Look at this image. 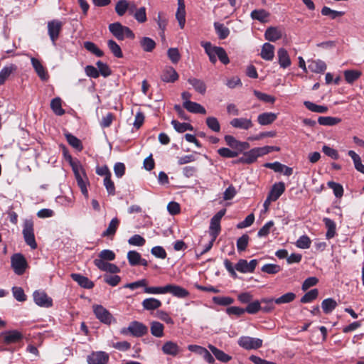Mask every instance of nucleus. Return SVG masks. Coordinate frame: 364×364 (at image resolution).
I'll use <instances>...</instances> for the list:
<instances>
[{
  "label": "nucleus",
  "mask_w": 364,
  "mask_h": 364,
  "mask_svg": "<svg viewBox=\"0 0 364 364\" xmlns=\"http://www.w3.org/2000/svg\"><path fill=\"white\" fill-rule=\"evenodd\" d=\"M108 28L109 31L118 41H124L126 38L130 39L135 38L134 32L129 27L123 26L119 22L110 23Z\"/></svg>",
  "instance_id": "obj_1"
},
{
  "label": "nucleus",
  "mask_w": 364,
  "mask_h": 364,
  "mask_svg": "<svg viewBox=\"0 0 364 364\" xmlns=\"http://www.w3.org/2000/svg\"><path fill=\"white\" fill-rule=\"evenodd\" d=\"M148 333V327L144 323L134 321H132L128 327L122 328L120 333L128 335L129 333L134 337H141Z\"/></svg>",
  "instance_id": "obj_2"
},
{
  "label": "nucleus",
  "mask_w": 364,
  "mask_h": 364,
  "mask_svg": "<svg viewBox=\"0 0 364 364\" xmlns=\"http://www.w3.org/2000/svg\"><path fill=\"white\" fill-rule=\"evenodd\" d=\"M95 317L102 323L110 325L117 323L116 318L112 314L102 305H94L92 306Z\"/></svg>",
  "instance_id": "obj_3"
},
{
  "label": "nucleus",
  "mask_w": 364,
  "mask_h": 364,
  "mask_svg": "<svg viewBox=\"0 0 364 364\" xmlns=\"http://www.w3.org/2000/svg\"><path fill=\"white\" fill-rule=\"evenodd\" d=\"M226 209L223 208L219 210L215 215L213 216L210 219V226H209V235L213 240H215L217 237L219 235L221 226L220 221L222 218L225 215Z\"/></svg>",
  "instance_id": "obj_4"
},
{
  "label": "nucleus",
  "mask_w": 364,
  "mask_h": 364,
  "mask_svg": "<svg viewBox=\"0 0 364 364\" xmlns=\"http://www.w3.org/2000/svg\"><path fill=\"white\" fill-rule=\"evenodd\" d=\"M25 242L32 249L37 247V243L35 239L33 222L31 220H26L23 223L22 231Z\"/></svg>",
  "instance_id": "obj_5"
},
{
  "label": "nucleus",
  "mask_w": 364,
  "mask_h": 364,
  "mask_svg": "<svg viewBox=\"0 0 364 364\" xmlns=\"http://www.w3.org/2000/svg\"><path fill=\"white\" fill-rule=\"evenodd\" d=\"M11 266L16 274L22 275L26 272L28 264L22 254L16 253L11 257Z\"/></svg>",
  "instance_id": "obj_6"
},
{
  "label": "nucleus",
  "mask_w": 364,
  "mask_h": 364,
  "mask_svg": "<svg viewBox=\"0 0 364 364\" xmlns=\"http://www.w3.org/2000/svg\"><path fill=\"white\" fill-rule=\"evenodd\" d=\"M34 303L43 308H50L53 305V299L44 290H36L33 293Z\"/></svg>",
  "instance_id": "obj_7"
},
{
  "label": "nucleus",
  "mask_w": 364,
  "mask_h": 364,
  "mask_svg": "<svg viewBox=\"0 0 364 364\" xmlns=\"http://www.w3.org/2000/svg\"><path fill=\"white\" fill-rule=\"evenodd\" d=\"M63 26V22L57 19L48 22V34L53 45H55V42L59 38Z\"/></svg>",
  "instance_id": "obj_8"
},
{
  "label": "nucleus",
  "mask_w": 364,
  "mask_h": 364,
  "mask_svg": "<svg viewBox=\"0 0 364 364\" xmlns=\"http://www.w3.org/2000/svg\"><path fill=\"white\" fill-rule=\"evenodd\" d=\"M262 340L250 336H241L238 340V345L246 350H256L262 347Z\"/></svg>",
  "instance_id": "obj_9"
},
{
  "label": "nucleus",
  "mask_w": 364,
  "mask_h": 364,
  "mask_svg": "<svg viewBox=\"0 0 364 364\" xmlns=\"http://www.w3.org/2000/svg\"><path fill=\"white\" fill-rule=\"evenodd\" d=\"M258 264V260L256 259L250 260L249 262L245 259H240L235 264V268L239 272L253 273Z\"/></svg>",
  "instance_id": "obj_10"
},
{
  "label": "nucleus",
  "mask_w": 364,
  "mask_h": 364,
  "mask_svg": "<svg viewBox=\"0 0 364 364\" xmlns=\"http://www.w3.org/2000/svg\"><path fill=\"white\" fill-rule=\"evenodd\" d=\"M109 354L105 351L92 352L87 355L88 364H107L109 361Z\"/></svg>",
  "instance_id": "obj_11"
},
{
  "label": "nucleus",
  "mask_w": 364,
  "mask_h": 364,
  "mask_svg": "<svg viewBox=\"0 0 364 364\" xmlns=\"http://www.w3.org/2000/svg\"><path fill=\"white\" fill-rule=\"evenodd\" d=\"M264 167L272 169L277 173H283L286 176H290L293 173V169L291 167L287 166L280 162L275 161L273 163H266Z\"/></svg>",
  "instance_id": "obj_12"
},
{
  "label": "nucleus",
  "mask_w": 364,
  "mask_h": 364,
  "mask_svg": "<svg viewBox=\"0 0 364 364\" xmlns=\"http://www.w3.org/2000/svg\"><path fill=\"white\" fill-rule=\"evenodd\" d=\"M93 262L94 264L101 271L112 274H116L120 272L119 267L114 264L105 262L102 259H95Z\"/></svg>",
  "instance_id": "obj_13"
},
{
  "label": "nucleus",
  "mask_w": 364,
  "mask_h": 364,
  "mask_svg": "<svg viewBox=\"0 0 364 364\" xmlns=\"http://www.w3.org/2000/svg\"><path fill=\"white\" fill-rule=\"evenodd\" d=\"M168 293L179 299H184L189 296V291L187 289L173 284H167V294Z\"/></svg>",
  "instance_id": "obj_14"
},
{
  "label": "nucleus",
  "mask_w": 364,
  "mask_h": 364,
  "mask_svg": "<svg viewBox=\"0 0 364 364\" xmlns=\"http://www.w3.org/2000/svg\"><path fill=\"white\" fill-rule=\"evenodd\" d=\"M230 124L235 129L248 130L253 127L251 118H234L230 122Z\"/></svg>",
  "instance_id": "obj_15"
},
{
  "label": "nucleus",
  "mask_w": 364,
  "mask_h": 364,
  "mask_svg": "<svg viewBox=\"0 0 364 364\" xmlns=\"http://www.w3.org/2000/svg\"><path fill=\"white\" fill-rule=\"evenodd\" d=\"M0 334L4 336V341L6 344L17 343L23 338V334L17 330L7 331Z\"/></svg>",
  "instance_id": "obj_16"
},
{
  "label": "nucleus",
  "mask_w": 364,
  "mask_h": 364,
  "mask_svg": "<svg viewBox=\"0 0 364 364\" xmlns=\"http://www.w3.org/2000/svg\"><path fill=\"white\" fill-rule=\"evenodd\" d=\"M259 157L257 148H253L243 154L242 156L239 158L235 163H242L246 164H250L255 162L257 158Z\"/></svg>",
  "instance_id": "obj_17"
},
{
  "label": "nucleus",
  "mask_w": 364,
  "mask_h": 364,
  "mask_svg": "<svg viewBox=\"0 0 364 364\" xmlns=\"http://www.w3.org/2000/svg\"><path fill=\"white\" fill-rule=\"evenodd\" d=\"M176 18L178 22L180 28L183 29L186 23V6L184 0H178V9L176 13Z\"/></svg>",
  "instance_id": "obj_18"
},
{
  "label": "nucleus",
  "mask_w": 364,
  "mask_h": 364,
  "mask_svg": "<svg viewBox=\"0 0 364 364\" xmlns=\"http://www.w3.org/2000/svg\"><path fill=\"white\" fill-rule=\"evenodd\" d=\"M285 191V183L284 182H278L275 183L268 196H269V198L272 199V201H276Z\"/></svg>",
  "instance_id": "obj_19"
},
{
  "label": "nucleus",
  "mask_w": 364,
  "mask_h": 364,
  "mask_svg": "<svg viewBox=\"0 0 364 364\" xmlns=\"http://www.w3.org/2000/svg\"><path fill=\"white\" fill-rule=\"evenodd\" d=\"M162 352L165 355L176 356L181 351L180 347L173 341H169L164 343L161 348Z\"/></svg>",
  "instance_id": "obj_20"
},
{
  "label": "nucleus",
  "mask_w": 364,
  "mask_h": 364,
  "mask_svg": "<svg viewBox=\"0 0 364 364\" xmlns=\"http://www.w3.org/2000/svg\"><path fill=\"white\" fill-rule=\"evenodd\" d=\"M71 278L82 288L90 289L94 287L93 282L90 280L87 277L80 274L73 273L71 274Z\"/></svg>",
  "instance_id": "obj_21"
},
{
  "label": "nucleus",
  "mask_w": 364,
  "mask_h": 364,
  "mask_svg": "<svg viewBox=\"0 0 364 364\" xmlns=\"http://www.w3.org/2000/svg\"><path fill=\"white\" fill-rule=\"evenodd\" d=\"M183 107L186 109L189 112L194 114H205L206 113L205 109L200 104L192 102L187 101L183 102Z\"/></svg>",
  "instance_id": "obj_22"
},
{
  "label": "nucleus",
  "mask_w": 364,
  "mask_h": 364,
  "mask_svg": "<svg viewBox=\"0 0 364 364\" xmlns=\"http://www.w3.org/2000/svg\"><path fill=\"white\" fill-rule=\"evenodd\" d=\"M282 36V31L278 27L271 26L268 28L264 33L265 38L272 42H274L280 39Z\"/></svg>",
  "instance_id": "obj_23"
},
{
  "label": "nucleus",
  "mask_w": 364,
  "mask_h": 364,
  "mask_svg": "<svg viewBox=\"0 0 364 364\" xmlns=\"http://www.w3.org/2000/svg\"><path fill=\"white\" fill-rule=\"evenodd\" d=\"M277 118V114L273 112H264L257 116V122L262 126L273 123Z\"/></svg>",
  "instance_id": "obj_24"
},
{
  "label": "nucleus",
  "mask_w": 364,
  "mask_h": 364,
  "mask_svg": "<svg viewBox=\"0 0 364 364\" xmlns=\"http://www.w3.org/2000/svg\"><path fill=\"white\" fill-rule=\"evenodd\" d=\"M141 304L144 309L148 311H153L161 307L162 303L160 300L156 298L150 297L144 299Z\"/></svg>",
  "instance_id": "obj_25"
},
{
  "label": "nucleus",
  "mask_w": 364,
  "mask_h": 364,
  "mask_svg": "<svg viewBox=\"0 0 364 364\" xmlns=\"http://www.w3.org/2000/svg\"><path fill=\"white\" fill-rule=\"evenodd\" d=\"M277 58L280 67L285 68L291 65L289 55L284 48H281L278 50Z\"/></svg>",
  "instance_id": "obj_26"
},
{
  "label": "nucleus",
  "mask_w": 364,
  "mask_h": 364,
  "mask_svg": "<svg viewBox=\"0 0 364 364\" xmlns=\"http://www.w3.org/2000/svg\"><path fill=\"white\" fill-rule=\"evenodd\" d=\"M209 349L212 352V353L214 355V356L216 358L217 360L219 361H221L223 363H228L231 360V356L226 354L223 350L217 348L215 346L210 344L208 346Z\"/></svg>",
  "instance_id": "obj_27"
},
{
  "label": "nucleus",
  "mask_w": 364,
  "mask_h": 364,
  "mask_svg": "<svg viewBox=\"0 0 364 364\" xmlns=\"http://www.w3.org/2000/svg\"><path fill=\"white\" fill-rule=\"evenodd\" d=\"M348 155L353 160L354 167L356 169V171L364 174V164H362L360 156L353 150L348 151Z\"/></svg>",
  "instance_id": "obj_28"
},
{
  "label": "nucleus",
  "mask_w": 364,
  "mask_h": 364,
  "mask_svg": "<svg viewBox=\"0 0 364 364\" xmlns=\"http://www.w3.org/2000/svg\"><path fill=\"white\" fill-rule=\"evenodd\" d=\"M160 77L164 82H173L178 80V75L176 70H162Z\"/></svg>",
  "instance_id": "obj_29"
},
{
  "label": "nucleus",
  "mask_w": 364,
  "mask_h": 364,
  "mask_svg": "<svg viewBox=\"0 0 364 364\" xmlns=\"http://www.w3.org/2000/svg\"><path fill=\"white\" fill-rule=\"evenodd\" d=\"M202 46L208 54L210 60L215 63L217 60L218 48H220V47L213 46L210 42L203 43Z\"/></svg>",
  "instance_id": "obj_30"
},
{
  "label": "nucleus",
  "mask_w": 364,
  "mask_h": 364,
  "mask_svg": "<svg viewBox=\"0 0 364 364\" xmlns=\"http://www.w3.org/2000/svg\"><path fill=\"white\" fill-rule=\"evenodd\" d=\"M119 225V220L117 218H114L109 223L108 228L102 233V237H109L115 235Z\"/></svg>",
  "instance_id": "obj_31"
},
{
  "label": "nucleus",
  "mask_w": 364,
  "mask_h": 364,
  "mask_svg": "<svg viewBox=\"0 0 364 364\" xmlns=\"http://www.w3.org/2000/svg\"><path fill=\"white\" fill-rule=\"evenodd\" d=\"M250 16L253 20H257L262 23H264L267 21L269 13L264 9H255L251 12Z\"/></svg>",
  "instance_id": "obj_32"
},
{
  "label": "nucleus",
  "mask_w": 364,
  "mask_h": 364,
  "mask_svg": "<svg viewBox=\"0 0 364 364\" xmlns=\"http://www.w3.org/2000/svg\"><path fill=\"white\" fill-rule=\"evenodd\" d=\"M188 82L193 86L196 92L201 95H204L206 92V85L205 82L197 78H189Z\"/></svg>",
  "instance_id": "obj_33"
},
{
  "label": "nucleus",
  "mask_w": 364,
  "mask_h": 364,
  "mask_svg": "<svg viewBox=\"0 0 364 364\" xmlns=\"http://www.w3.org/2000/svg\"><path fill=\"white\" fill-rule=\"evenodd\" d=\"M274 53V47L273 45L265 43L261 50V56L263 59L270 60L273 58Z\"/></svg>",
  "instance_id": "obj_34"
},
{
  "label": "nucleus",
  "mask_w": 364,
  "mask_h": 364,
  "mask_svg": "<svg viewBox=\"0 0 364 364\" xmlns=\"http://www.w3.org/2000/svg\"><path fill=\"white\" fill-rule=\"evenodd\" d=\"M50 108L57 116H62L65 112L62 107V100L59 97H56L51 100Z\"/></svg>",
  "instance_id": "obj_35"
},
{
  "label": "nucleus",
  "mask_w": 364,
  "mask_h": 364,
  "mask_svg": "<svg viewBox=\"0 0 364 364\" xmlns=\"http://www.w3.org/2000/svg\"><path fill=\"white\" fill-rule=\"evenodd\" d=\"M151 333L156 337L161 338L164 336V326L159 321H152L150 328Z\"/></svg>",
  "instance_id": "obj_36"
},
{
  "label": "nucleus",
  "mask_w": 364,
  "mask_h": 364,
  "mask_svg": "<svg viewBox=\"0 0 364 364\" xmlns=\"http://www.w3.org/2000/svg\"><path fill=\"white\" fill-rule=\"evenodd\" d=\"M274 298H262L261 299L262 311L266 314L271 313L275 309Z\"/></svg>",
  "instance_id": "obj_37"
},
{
  "label": "nucleus",
  "mask_w": 364,
  "mask_h": 364,
  "mask_svg": "<svg viewBox=\"0 0 364 364\" xmlns=\"http://www.w3.org/2000/svg\"><path fill=\"white\" fill-rule=\"evenodd\" d=\"M336 306V301L331 298L326 299L321 303V308L326 314H331Z\"/></svg>",
  "instance_id": "obj_38"
},
{
  "label": "nucleus",
  "mask_w": 364,
  "mask_h": 364,
  "mask_svg": "<svg viewBox=\"0 0 364 364\" xmlns=\"http://www.w3.org/2000/svg\"><path fill=\"white\" fill-rule=\"evenodd\" d=\"M244 309L250 314H256L262 311L261 300L251 301Z\"/></svg>",
  "instance_id": "obj_39"
},
{
  "label": "nucleus",
  "mask_w": 364,
  "mask_h": 364,
  "mask_svg": "<svg viewBox=\"0 0 364 364\" xmlns=\"http://www.w3.org/2000/svg\"><path fill=\"white\" fill-rule=\"evenodd\" d=\"M171 124L173 125L174 129L178 133H183L188 130H193V126L189 123H181L177 120L173 119Z\"/></svg>",
  "instance_id": "obj_40"
},
{
  "label": "nucleus",
  "mask_w": 364,
  "mask_h": 364,
  "mask_svg": "<svg viewBox=\"0 0 364 364\" xmlns=\"http://www.w3.org/2000/svg\"><path fill=\"white\" fill-rule=\"evenodd\" d=\"M140 46L145 52H151L156 47V43L151 38L143 37L140 40Z\"/></svg>",
  "instance_id": "obj_41"
},
{
  "label": "nucleus",
  "mask_w": 364,
  "mask_h": 364,
  "mask_svg": "<svg viewBox=\"0 0 364 364\" xmlns=\"http://www.w3.org/2000/svg\"><path fill=\"white\" fill-rule=\"evenodd\" d=\"M214 28L220 39H225L230 34V30L223 23H214Z\"/></svg>",
  "instance_id": "obj_42"
},
{
  "label": "nucleus",
  "mask_w": 364,
  "mask_h": 364,
  "mask_svg": "<svg viewBox=\"0 0 364 364\" xmlns=\"http://www.w3.org/2000/svg\"><path fill=\"white\" fill-rule=\"evenodd\" d=\"M304 105L309 110L314 112L326 113L328 111V107L326 106L318 105L310 101H305Z\"/></svg>",
  "instance_id": "obj_43"
},
{
  "label": "nucleus",
  "mask_w": 364,
  "mask_h": 364,
  "mask_svg": "<svg viewBox=\"0 0 364 364\" xmlns=\"http://www.w3.org/2000/svg\"><path fill=\"white\" fill-rule=\"evenodd\" d=\"M323 221L324 222V224L328 229L326 232V238L330 239L334 237L336 233V223L333 220H332L330 218H324Z\"/></svg>",
  "instance_id": "obj_44"
},
{
  "label": "nucleus",
  "mask_w": 364,
  "mask_h": 364,
  "mask_svg": "<svg viewBox=\"0 0 364 364\" xmlns=\"http://www.w3.org/2000/svg\"><path fill=\"white\" fill-rule=\"evenodd\" d=\"M65 138L67 139L68 143L77 149V151H81L82 149V144L81 141L77 139L75 136L73 135L70 133L65 134Z\"/></svg>",
  "instance_id": "obj_45"
},
{
  "label": "nucleus",
  "mask_w": 364,
  "mask_h": 364,
  "mask_svg": "<svg viewBox=\"0 0 364 364\" xmlns=\"http://www.w3.org/2000/svg\"><path fill=\"white\" fill-rule=\"evenodd\" d=\"M129 1L127 0H119L115 5V12L119 16H122L129 9Z\"/></svg>",
  "instance_id": "obj_46"
},
{
  "label": "nucleus",
  "mask_w": 364,
  "mask_h": 364,
  "mask_svg": "<svg viewBox=\"0 0 364 364\" xmlns=\"http://www.w3.org/2000/svg\"><path fill=\"white\" fill-rule=\"evenodd\" d=\"M107 46L112 53L118 58H122L123 53L120 46L114 41L109 40L107 41Z\"/></svg>",
  "instance_id": "obj_47"
},
{
  "label": "nucleus",
  "mask_w": 364,
  "mask_h": 364,
  "mask_svg": "<svg viewBox=\"0 0 364 364\" xmlns=\"http://www.w3.org/2000/svg\"><path fill=\"white\" fill-rule=\"evenodd\" d=\"M296 299V294L293 292L286 293L281 296L276 298L274 301L276 304H289Z\"/></svg>",
  "instance_id": "obj_48"
},
{
  "label": "nucleus",
  "mask_w": 364,
  "mask_h": 364,
  "mask_svg": "<svg viewBox=\"0 0 364 364\" xmlns=\"http://www.w3.org/2000/svg\"><path fill=\"white\" fill-rule=\"evenodd\" d=\"M84 48L90 52L91 53L94 54L97 57H101L103 55V51L101 50L96 44L91 41H85L84 42Z\"/></svg>",
  "instance_id": "obj_49"
},
{
  "label": "nucleus",
  "mask_w": 364,
  "mask_h": 364,
  "mask_svg": "<svg viewBox=\"0 0 364 364\" xmlns=\"http://www.w3.org/2000/svg\"><path fill=\"white\" fill-rule=\"evenodd\" d=\"M361 75L358 70H345L344 76L348 83H353Z\"/></svg>",
  "instance_id": "obj_50"
},
{
  "label": "nucleus",
  "mask_w": 364,
  "mask_h": 364,
  "mask_svg": "<svg viewBox=\"0 0 364 364\" xmlns=\"http://www.w3.org/2000/svg\"><path fill=\"white\" fill-rule=\"evenodd\" d=\"M218 154L223 158L230 159L237 157L239 155V151L232 149H230L228 148L223 147L218 150Z\"/></svg>",
  "instance_id": "obj_51"
},
{
  "label": "nucleus",
  "mask_w": 364,
  "mask_h": 364,
  "mask_svg": "<svg viewBox=\"0 0 364 364\" xmlns=\"http://www.w3.org/2000/svg\"><path fill=\"white\" fill-rule=\"evenodd\" d=\"M318 295V291L317 289H313L309 291L306 292L301 298V302L303 304H307L315 300Z\"/></svg>",
  "instance_id": "obj_52"
},
{
  "label": "nucleus",
  "mask_w": 364,
  "mask_h": 364,
  "mask_svg": "<svg viewBox=\"0 0 364 364\" xmlns=\"http://www.w3.org/2000/svg\"><path fill=\"white\" fill-rule=\"evenodd\" d=\"M213 301L217 305L227 306L233 304L234 299L230 296H214Z\"/></svg>",
  "instance_id": "obj_53"
},
{
  "label": "nucleus",
  "mask_w": 364,
  "mask_h": 364,
  "mask_svg": "<svg viewBox=\"0 0 364 364\" xmlns=\"http://www.w3.org/2000/svg\"><path fill=\"white\" fill-rule=\"evenodd\" d=\"M144 291L150 294H167V285L164 287H146Z\"/></svg>",
  "instance_id": "obj_54"
},
{
  "label": "nucleus",
  "mask_w": 364,
  "mask_h": 364,
  "mask_svg": "<svg viewBox=\"0 0 364 364\" xmlns=\"http://www.w3.org/2000/svg\"><path fill=\"white\" fill-rule=\"evenodd\" d=\"M206 125L208 127L215 132L220 131V125L218 119L215 117H208L206 118Z\"/></svg>",
  "instance_id": "obj_55"
},
{
  "label": "nucleus",
  "mask_w": 364,
  "mask_h": 364,
  "mask_svg": "<svg viewBox=\"0 0 364 364\" xmlns=\"http://www.w3.org/2000/svg\"><path fill=\"white\" fill-rule=\"evenodd\" d=\"M250 237L248 235L244 234L237 240L236 245L238 252H243L246 250Z\"/></svg>",
  "instance_id": "obj_56"
},
{
  "label": "nucleus",
  "mask_w": 364,
  "mask_h": 364,
  "mask_svg": "<svg viewBox=\"0 0 364 364\" xmlns=\"http://www.w3.org/2000/svg\"><path fill=\"white\" fill-rule=\"evenodd\" d=\"M141 257V255L135 250H130L127 253V259L131 266L139 265Z\"/></svg>",
  "instance_id": "obj_57"
},
{
  "label": "nucleus",
  "mask_w": 364,
  "mask_h": 364,
  "mask_svg": "<svg viewBox=\"0 0 364 364\" xmlns=\"http://www.w3.org/2000/svg\"><path fill=\"white\" fill-rule=\"evenodd\" d=\"M254 95L257 98L262 102L273 104L276 99L274 96L267 95L258 90H254Z\"/></svg>",
  "instance_id": "obj_58"
},
{
  "label": "nucleus",
  "mask_w": 364,
  "mask_h": 364,
  "mask_svg": "<svg viewBox=\"0 0 364 364\" xmlns=\"http://www.w3.org/2000/svg\"><path fill=\"white\" fill-rule=\"evenodd\" d=\"M76 181H77V186L80 188L82 193L85 197H87L88 196V191H87V186L89 184V181H88L87 176L85 174H84L83 177H82L80 178H77L76 180Z\"/></svg>",
  "instance_id": "obj_59"
},
{
  "label": "nucleus",
  "mask_w": 364,
  "mask_h": 364,
  "mask_svg": "<svg viewBox=\"0 0 364 364\" xmlns=\"http://www.w3.org/2000/svg\"><path fill=\"white\" fill-rule=\"evenodd\" d=\"M137 22L142 23L146 21V9L145 7L139 8L132 15Z\"/></svg>",
  "instance_id": "obj_60"
},
{
  "label": "nucleus",
  "mask_w": 364,
  "mask_h": 364,
  "mask_svg": "<svg viewBox=\"0 0 364 364\" xmlns=\"http://www.w3.org/2000/svg\"><path fill=\"white\" fill-rule=\"evenodd\" d=\"M99 258L96 259H102L105 262L113 261L115 259V253L111 250H103L99 254Z\"/></svg>",
  "instance_id": "obj_61"
},
{
  "label": "nucleus",
  "mask_w": 364,
  "mask_h": 364,
  "mask_svg": "<svg viewBox=\"0 0 364 364\" xmlns=\"http://www.w3.org/2000/svg\"><path fill=\"white\" fill-rule=\"evenodd\" d=\"M12 293L14 297L16 299V301L23 302L26 300V295L25 294L24 291L21 287H12Z\"/></svg>",
  "instance_id": "obj_62"
},
{
  "label": "nucleus",
  "mask_w": 364,
  "mask_h": 364,
  "mask_svg": "<svg viewBox=\"0 0 364 364\" xmlns=\"http://www.w3.org/2000/svg\"><path fill=\"white\" fill-rule=\"evenodd\" d=\"M262 272L269 274H274L280 272L281 267L275 264H266L261 268Z\"/></svg>",
  "instance_id": "obj_63"
},
{
  "label": "nucleus",
  "mask_w": 364,
  "mask_h": 364,
  "mask_svg": "<svg viewBox=\"0 0 364 364\" xmlns=\"http://www.w3.org/2000/svg\"><path fill=\"white\" fill-rule=\"evenodd\" d=\"M311 241L310 238L306 235H301L296 240V245L297 247L301 249H308L311 245Z\"/></svg>",
  "instance_id": "obj_64"
}]
</instances>
